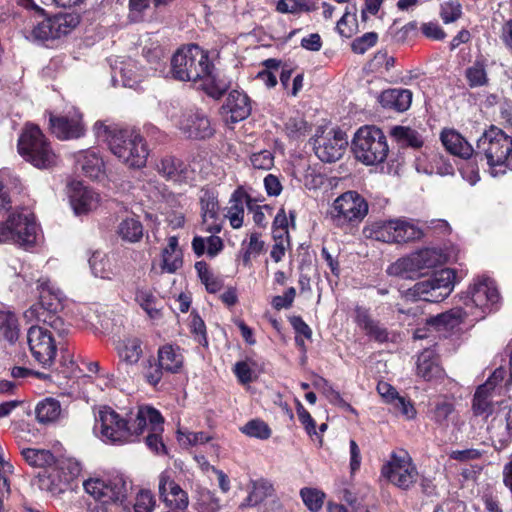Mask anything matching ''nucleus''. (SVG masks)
Here are the masks:
<instances>
[{
    "label": "nucleus",
    "mask_w": 512,
    "mask_h": 512,
    "mask_svg": "<svg viewBox=\"0 0 512 512\" xmlns=\"http://www.w3.org/2000/svg\"><path fill=\"white\" fill-rule=\"evenodd\" d=\"M396 243H406L420 239L424 231L420 226H395Z\"/></svg>",
    "instance_id": "0e129e2a"
},
{
    "label": "nucleus",
    "mask_w": 512,
    "mask_h": 512,
    "mask_svg": "<svg viewBox=\"0 0 512 512\" xmlns=\"http://www.w3.org/2000/svg\"><path fill=\"white\" fill-rule=\"evenodd\" d=\"M288 226H273L272 235L274 245L271 250V258L275 262H279L285 255L287 248L290 246Z\"/></svg>",
    "instance_id": "49530a36"
},
{
    "label": "nucleus",
    "mask_w": 512,
    "mask_h": 512,
    "mask_svg": "<svg viewBox=\"0 0 512 512\" xmlns=\"http://www.w3.org/2000/svg\"><path fill=\"white\" fill-rule=\"evenodd\" d=\"M300 496L304 505L312 512H318L322 508L326 498L323 491L312 487L302 488L300 490Z\"/></svg>",
    "instance_id": "864d4df0"
},
{
    "label": "nucleus",
    "mask_w": 512,
    "mask_h": 512,
    "mask_svg": "<svg viewBox=\"0 0 512 512\" xmlns=\"http://www.w3.org/2000/svg\"><path fill=\"white\" fill-rule=\"evenodd\" d=\"M379 103L383 108L404 112L411 106L412 93L408 89H388L380 94Z\"/></svg>",
    "instance_id": "2f4dec72"
},
{
    "label": "nucleus",
    "mask_w": 512,
    "mask_h": 512,
    "mask_svg": "<svg viewBox=\"0 0 512 512\" xmlns=\"http://www.w3.org/2000/svg\"><path fill=\"white\" fill-rule=\"evenodd\" d=\"M53 39L67 35L78 24V18L72 14H61L50 18Z\"/></svg>",
    "instance_id": "8fccbe9b"
},
{
    "label": "nucleus",
    "mask_w": 512,
    "mask_h": 512,
    "mask_svg": "<svg viewBox=\"0 0 512 512\" xmlns=\"http://www.w3.org/2000/svg\"><path fill=\"white\" fill-rule=\"evenodd\" d=\"M19 154L33 166L47 169L57 165L59 157L40 128L26 124L18 140Z\"/></svg>",
    "instance_id": "39448f33"
},
{
    "label": "nucleus",
    "mask_w": 512,
    "mask_h": 512,
    "mask_svg": "<svg viewBox=\"0 0 512 512\" xmlns=\"http://www.w3.org/2000/svg\"><path fill=\"white\" fill-rule=\"evenodd\" d=\"M505 374L506 371L502 367L497 368L488 380L477 388L472 405L476 415L488 416L496 411V405L500 402L493 401V393L496 385L503 381Z\"/></svg>",
    "instance_id": "dca6fc26"
},
{
    "label": "nucleus",
    "mask_w": 512,
    "mask_h": 512,
    "mask_svg": "<svg viewBox=\"0 0 512 512\" xmlns=\"http://www.w3.org/2000/svg\"><path fill=\"white\" fill-rule=\"evenodd\" d=\"M332 214L339 221L361 222L368 214V203L358 192L347 191L334 200Z\"/></svg>",
    "instance_id": "ddd939ff"
},
{
    "label": "nucleus",
    "mask_w": 512,
    "mask_h": 512,
    "mask_svg": "<svg viewBox=\"0 0 512 512\" xmlns=\"http://www.w3.org/2000/svg\"><path fill=\"white\" fill-rule=\"evenodd\" d=\"M418 172L425 174H438L441 176L452 175L453 166L438 152L431 151L425 159L418 158L416 163Z\"/></svg>",
    "instance_id": "c85d7f7f"
},
{
    "label": "nucleus",
    "mask_w": 512,
    "mask_h": 512,
    "mask_svg": "<svg viewBox=\"0 0 512 512\" xmlns=\"http://www.w3.org/2000/svg\"><path fill=\"white\" fill-rule=\"evenodd\" d=\"M82 488L94 500L87 512H115L118 508L130 511V486L121 474H93L83 480Z\"/></svg>",
    "instance_id": "7ed1b4c3"
},
{
    "label": "nucleus",
    "mask_w": 512,
    "mask_h": 512,
    "mask_svg": "<svg viewBox=\"0 0 512 512\" xmlns=\"http://www.w3.org/2000/svg\"><path fill=\"white\" fill-rule=\"evenodd\" d=\"M171 73L179 81L199 83L214 98L220 97L228 88L216 73L208 53L196 44L181 47L175 52L171 59Z\"/></svg>",
    "instance_id": "f257e3e1"
},
{
    "label": "nucleus",
    "mask_w": 512,
    "mask_h": 512,
    "mask_svg": "<svg viewBox=\"0 0 512 512\" xmlns=\"http://www.w3.org/2000/svg\"><path fill=\"white\" fill-rule=\"evenodd\" d=\"M179 129L190 138H207L213 131L209 119L198 110L184 112L179 121Z\"/></svg>",
    "instance_id": "aec40b11"
},
{
    "label": "nucleus",
    "mask_w": 512,
    "mask_h": 512,
    "mask_svg": "<svg viewBox=\"0 0 512 512\" xmlns=\"http://www.w3.org/2000/svg\"><path fill=\"white\" fill-rule=\"evenodd\" d=\"M210 440L204 432L178 431V441L183 446H196L207 443Z\"/></svg>",
    "instance_id": "774afa93"
},
{
    "label": "nucleus",
    "mask_w": 512,
    "mask_h": 512,
    "mask_svg": "<svg viewBox=\"0 0 512 512\" xmlns=\"http://www.w3.org/2000/svg\"><path fill=\"white\" fill-rule=\"evenodd\" d=\"M251 106L248 96L240 91L233 90L229 93L225 104L222 106V114L227 122L236 123L249 116Z\"/></svg>",
    "instance_id": "412c9836"
},
{
    "label": "nucleus",
    "mask_w": 512,
    "mask_h": 512,
    "mask_svg": "<svg viewBox=\"0 0 512 512\" xmlns=\"http://www.w3.org/2000/svg\"><path fill=\"white\" fill-rule=\"evenodd\" d=\"M36 16L30 17L25 21L23 34L26 39L31 41H45L53 39L50 18H45L43 9L34 5Z\"/></svg>",
    "instance_id": "5701e85b"
},
{
    "label": "nucleus",
    "mask_w": 512,
    "mask_h": 512,
    "mask_svg": "<svg viewBox=\"0 0 512 512\" xmlns=\"http://www.w3.org/2000/svg\"><path fill=\"white\" fill-rule=\"evenodd\" d=\"M145 77L146 73L141 70L138 63L129 59L121 62L119 67L114 68L112 80L114 85L121 82L124 87L136 88Z\"/></svg>",
    "instance_id": "b1692460"
},
{
    "label": "nucleus",
    "mask_w": 512,
    "mask_h": 512,
    "mask_svg": "<svg viewBox=\"0 0 512 512\" xmlns=\"http://www.w3.org/2000/svg\"><path fill=\"white\" fill-rule=\"evenodd\" d=\"M63 476V483H71L81 472L79 462L74 459H63L54 467Z\"/></svg>",
    "instance_id": "13d9d810"
},
{
    "label": "nucleus",
    "mask_w": 512,
    "mask_h": 512,
    "mask_svg": "<svg viewBox=\"0 0 512 512\" xmlns=\"http://www.w3.org/2000/svg\"><path fill=\"white\" fill-rule=\"evenodd\" d=\"M362 233L369 239L384 243H396L395 226H364Z\"/></svg>",
    "instance_id": "603ef678"
},
{
    "label": "nucleus",
    "mask_w": 512,
    "mask_h": 512,
    "mask_svg": "<svg viewBox=\"0 0 512 512\" xmlns=\"http://www.w3.org/2000/svg\"><path fill=\"white\" fill-rule=\"evenodd\" d=\"M470 313L466 308L455 307L430 319L429 324L437 330H452L459 326Z\"/></svg>",
    "instance_id": "4c0bfd02"
},
{
    "label": "nucleus",
    "mask_w": 512,
    "mask_h": 512,
    "mask_svg": "<svg viewBox=\"0 0 512 512\" xmlns=\"http://www.w3.org/2000/svg\"><path fill=\"white\" fill-rule=\"evenodd\" d=\"M355 158L365 165H376L385 161L389 147L383 131L376 126L360 127L352 139Z\"/></svg>",
    "instance_id": "0eeeda50"
},
{
    "label": "nucleus",
    "mask_w": 512,
    "mask_h": 512,
    "mask_svg": "<svg viewBox=\"0 0 512 512\" xmlns=\"http://www.w3.org/2000/svg\"><path fill=\"white\" fill-rule=\"evenodd\" d=\"M74 157L76 164L85 176L91 179H99L105 174L104 161L95 150L79 151Z\"/></svg>",
    "instance_id": "bb28decb"
},
{
    "label": "nucleus",
    "mask_w": 512,
    "mask_h": 512,
    "mask_svg": "<svg viewBox=\"0 0 512 512\" xmlns=\"http://www.w3.org/2000/svg\"><path fill=\"white\" fill-rule=\"evenodd\" d=\"M135 301L152 319L160 317V309L157 308V298L151 289L139 287L135 292Z\"/></svg>",
    "instance_id": "a18cd8bd"
},
{
    "label": "nucleus",
    "mask_w": 512,
    "mask_h": 512,
    "mask_svg": "<svg viewBox=\"0 0 512 512\" xmlns=\"http://www.w3.org/2000/svg\"><path fill=\"white\" fill-rule=\"evenodd\" d=\"M200 207L203 222L216 221L219 212L217 194L211 190H202Z\"/></svg>",
    "instance_id": "de8ad7c7"
},
{
    "label": "nucleus",
    "mask_w": 512,
    "mask_h": 512,
    "mask_svg": "<svg viewBox=\"0 0 512 512\" xmlns=\"http://www.w3.org/2000/svg\"><path fill=\"white\" fill-rule=\"evenodd\" d=\"M250 197L242 189L237 188L231 195L228 206L225 208L224 218L230 224H242L244 222L245 206L248 207Z\"/></svg>",
    "instance_id": "72a5a7b5"
},
{
    "label": "nucleus",
    "mask_w": 512,
    "mask_h": 512,
    "mask_svg": "<svg viewBox=\"0 0 512 512\" xmlns=\"http://www.w3.org/2000/svg\"><path fill=\"white\" fill-rule=\"evenodd\" d=\"M20 336V327L16 315L11 311H0V337L15 343Z\"/></svg>",
    "instance_id": "37998d69"
},
{
    "label": "nucleus",
    "mask_w": 512,
    "mask_h": 512,
    "mask_svg": "<svg viewBox=\"0 0 512 512\" xmlns=\"http://www.w3.org/2000/svg\"><path fill=\"white\" fill-rule=\"evenodd\" d=\"M136 429L131 427L130 413L122 416L111 407L103 406L95 417L93 432L105 443L125 444L136 441Z\"/></svg>",
    "instance_id": "423d86ee"
},
{
    "label": "nucleus",
    "mask_w": 512,
    "mask_h": 512,
    "mask_svg": "<svg viewBox=\"0 0 512 512\" xmlns=\"http://www.w3.org/2000/svg\"><path fill=\"white\" fill-rule=\"evenodd\" d=\"M160 500L171 510L184 511L189 506V496L174 479L171 470H164L158 476Z\"/></svg>",
    "instance_id": "4468645a"
},
{
    "label": "nucleus",
    "mask_w": 512,
    "mask_h": 512,
    "mask_svg": "<svg viewBox=\"0 0 512 512\" xmlns=\"http://www.w3.org/2000/svg\"><path fill=\"white\" fill-rule=\"evenodd\" d=\"M446 260L447 257L441 249L425 248L398 259L386 271L390 276L412 279L443 265Z\"/></svg>",
    "instance_id": "6e6552de"
},
{
    "label": "nucleus",
    "mask_w": 512,
    "mask_h": 512,
    "mask_svg": "<svg viewBox=\"0 0 512 512\" xmlns=\"http://www.w3.org/2000/svg\"><path fill=\"white\" fill-rule=\"evenodd\" d=\"M119 362L126 366H134L143 356L142 341L137 337H126L118 341L115 347Z\"/></svg>",
    "instance_id": "c756f323"
},
{
    "label": "nucleus",
    "mask_w": 512,
    "mask_h": 512,
    "mask_svg": "<svg viewBox=\"0 0 512 512\" xmlns=\"http://www.w3.org/2000/svg\"><path fill=\"white\" fill-rule=\"evenodd\" d=\"M477 154L483 155L492 176L512 171V137L491 126L477 141Z\"/></svg>",
    "instance_id": "20e7f679"
},
{
    "label": "nucleus",
    "mask_w": 512,
    "mask_h": 512,
    "mask_svg": "<svg viewBox=\"0 0 512 512\" xmlns=\"http://www.w3.org/2000/svg\"><path fill=\"white\" fill-rule=\"evenodd\" d=\"M412 296L416 297L419 300H424L428 302H440V299H434V295H437V289L434 286V282L432 277L420 282H417L413 288L410 290Z\"/></svg>",
    "instance_id": "6e6d98bb"
},
{
    "label": "nucleus",
    "mask_w": 512,
    "mask_h": 512,
    "mask_svg": "<svg viewBox=\"0 0 512 512\" xmlns=\"http://www.w3.org/2000/svg\"><path fill=\"white\" fill-rule=\"evenodd\" d=\"M158 170L163 176L175 182L192 180L195 172L190 165L174 157L162 159Z\"/></svg>",
    "instance_id": "a878e982"
},
{
    "label": "nucleus",
    "mask_w": 512,
    "mask_h": 512,
    "mask_svg": "<svg viewBox=\"0 0 512 512\" xmlns=\"http://www.w3.org/2000/svg\"><path fill=\"white\" fill-rule=\"evenodd\" d=\"M42 238L40 226H0V243L12 242L30 248Z\"/></svg>",
    "instance_id": "6ab92c4d"
},
{
    "label": "nucleus",
    "mask_w": 512,
    "mask_h": 512,
    "mask_svg": "<svg viewBox=\"0 0 512 512\" xmlns=\"http://www.w3.org/2000/svg\"><path fill=\"white\" fill-rule=\"evenodd\" d=\"M388 405L391 406L392 410L406 419L410 420L416 416V409L410 399L401 396L400 394L394 398V401Z\"/></svg>",
    "instance_id": "680f3d73"
},
{
    "label": "nucleus",
    "mask_w": 512,
    "mask_h": 512,
    "mask_svg": "<svg viewBox=\"0 0 512 512\" xmlns=\"http://www.w3.org/2000/svg\"><path fill=\"white\" fill-rule=\"evenodd\" d=\"M42 483L54 495L64 492L69 486V483H63V476L54 467L49 471L47 479L43 480Z\"/></svg>",
    "instance_id": "e2e57ef3"
},
{
    "label": "nucleus",
    "mask_w": 512,
    "mask_h": 512,
    "mask_svg": "<svg viewBox=\"0 0 512 512\" xmlns=\"http://www.w3.org/2000/svg\"><path fill=\"white\" fill-rule=\"evenodd\" d=\"M156 505L154 495L149 490H141L133 505L134 512H153Z\"/></svg>",
    "instance_id": "69168bd1"
},
{
    "label": "nucleus",
    "mask_w": 512,
    "mask_h": 512,
    "mask_svg": "<svg viewBox=\"0 0 512 512\" xmlns=\"http://www.w3.org/2000/svg\"><path fill=\"white\" fill-rule=\"evenodd\" d=\"M443 370L433 350H424L417 360V375L426 381L441 377Z\"/></svg>",
    "instance_id": "c9c22d12"
},
{
    "label": "nucleus",
    "mask_w": 512,
    "mask_h": 512,
    "mask_svg": "<svg viewBox=\"0 0 512 512\" xmlns=\"http://www.w3.org/2000/svg\"><path fill=\"white\" fill-rule=\"evenodd\" d=\"M317 9L315 3L307 0H279L277 3V11L280 13H299L301 11H314Z\"/></svg>",
    "instance_id": "4d7b16f0"
},
{
    "label": "nucleus",
    "mask_w": 512,
    "mask_h": 512,
    "mask_svg": "<svg viewBox=\"0 0 512 512\" xmlns=\"http://www.w3.org/2000/svg\"><path fill=\"white\" fill-rule=\"evenodd\" d=\"M313 141L316 156L327 163L341 159L348 147L346 133L333 127L318 128Z\"/></svg>",
    "instance_id": "9b49d317"
},
{
    "label": "nucleus",
    "mask_w": 512,
    "mask_h": 512,
    "mask_svg": "<svg viewBox=\"0 0 512 512\" xmlns=\"http://www.w3.org/2000/svg\"><path fill=\"white\" fill-rule=\"evenodd\" d=\"M49 122L51 132L60 140L77 139L85 134L82 114L74 107L64 115H50Z\"/></svg>",
    "instance_id": "2eb2a0df"
},
{
    "label": "nucleus",
    "mask_w": 512,
    "mask_h": 512,
    "mask_svg": "<svg viewBox=\"0 0 512 512\" xmlns=\"http://www.w3.org/2000/svg\"><path fill=\"white\" fill-rule=\"evenodd\" d=\"M163 372L165 371L162 369L160 362L153 356H150L141 363V373L146 382L152 386L160 383Z\"/></svg>",
    "instance_id": "3c124183"
},
{
    "label": "nucleus",
    "mask_w": 512,
    "mask_h": 512,
    "mask_svg": "<svg viewBox=\"0 0 512 512\" xmlns=\"http://www.w3.org/2000/svg\"><path fill=\"white\" fill-rule=\"evenodd\" d=\"M487 61L483 57L477 58L465 70V78L471 88L486 86L489 83L487 74Z\"/></svg>",
    "instance_id": "a19ab883"
},
{
    "label": "nucleus",
    "mask_w": 512,
    "mask_h": 512,
    "mask_svg": "<svg viewBox=\"0 0 512 512\" xmlns=\"http://www.w3.org/2000/svg\"><path fill=\"white\" fill-rule=\"evenodd\" d=\"M71 207L76 215H85L96 210L101 203V196L80 181H73L68 186Z\"/></svg>",
    "instance_id": "f3484780"
},
{
    "label": "nucleus",
    "mask_w": 512,
    "mask_h": 512,
    "mask_svg": "<svg viewBox=\"0 0 512 512\" xmlns=\"http://www.w3.org/2000/svg\"><path fill=\"white\" fill-rule=\"evenodd\" d=\"M462 15V7L456 1H447L441 4L440 16L444 23H452Z\"/></svg>",
    "instance_id": "338daca9"
},
{
    "label": "nucleus",
    "mask_w": 512,
    "mask_h": 512,
    "mask_svg": "<svg viewBox=\"0 0 512 512\" xmlns=\"http://www.w3.org/2000/svg\"><path fill=\"white\" fill-rule=\"evenodd\" d=\"M184 264L183 251L179 246L178 238L170 236L167 244L161 249L158 263H153L151 271L156 274H175Z\"/></svg>",
    "instance_id": "a211bd4d"
},
{
    "label": "nucleus",
    "mask_w": 512,
    "mask_h": 512,
    "mask_svg": "<svg viewBox=\"0 0 512 512\" xmlns=\"http://www.w3.org/2000/svg\"><path fill=\"white\" fill-rule=\"evenodd\" d=\"M91 271L95 277L112 280L117 274L116 264L113 258L106 254L95 252L89 259Z\"/></svg>",
    "instance_id": "e433bc0d"
},
{
    "label": "nucleus",
    "mask_w": 512,
    "mask_h": 512,
    "mask_svg": "<svg viewBox=\"0 0 512 512\" xmlns=\"http://www.w3.org/2000/svg\"><path fill=\"white\" fill-rule=\"evenodd\" d=\"M157 359L162 369L168 373H179L184 365L182 349L177 345L165 344L157 351Z\"/></svg>",
    "instance_id": "cd10ccee"
},
{
    "label": "nucleus",
    "mask_w": 512,
    "mask_h": 512,
    "mask_svg": "<svg viewBox=\"0 0 512 512\" xmlns=\"http://www.w3.org/2000/svg\"><path fill=\"white\" fill-rule=\"evenodd\" d=\"M381 475L402 490L414 486L419 476L412 458L405 451L393 452L389 461L382 466Z\"/></svg>",
    "instance_id": "9d476101"
},
{
    "label": "nucleus",
    "mask_w": 512,
    "mask_h": 512,
    "mask_svg": "<svg viewBox=\"0 0 512 512\" xmlns=\"http://www.w3.org/2000/svg\"><path fill=\"white\" fill-rule=\"evenodd\" d=\"M241 431L249 437L259 439H268L271 435V430L268 425L261 420H251L241 428Z\"/></svg>",
    "instance_id": "052dcab7"
},
{
    "label": "nucleus",
    "mask_w": 512,
    "mask_h": 512,
    "mask_svg": "<svg viewBox=\"0 0 512 512\" xmlns=\"http://www.w3.org/2000/svg\"><path fill=\"white\" fill-rule=\"evenodd\" d=\"M432 280L437 289V295H434V299H440L442 301L447 298L453 290L455 272L449 268L441 269L433 274Z\"/></svg>",
    "instance_id": "79ce46f5"
},
{
    "label": "nucleus",
    "mask_w": 512,
    "mask_h": 512,
    "mask_svg": "<svg viewBox=\"0 0 512 512\" xmlns=\"http://www.w3.org/2000/svg\"><path fill=\"white\" fill-rule=\"evenodd\" d=\"M499 293L494 281L489 277H478L461 296L465 308L474 320L483 319L499 301Z\"/></svg>",
    "instance_id": "1a4fd4ad"
},
{
    "label": "nucleus",
    "mask_w": 512,
    "mask_h": 512,
    "mask_svg": "<svg viewBox=\"0 0 512 512\" xmlns=\"http://www.w3.org/2000/svg\"><path fill=\"white\" fill-rule=\"evenodd\" d=\"M95 136L107 143L110 151L130 168H142L149 155L143 136L134 128L121 127L97 121L93 126Z\"/></svg>",
    "instance_id": "f03ea898"
},
{
    "label": "nucleus",
    "mask_w": 512,
    "mask_h": 512,
    "mask_svg": "<svg viewBox=\"0 0 512 512\" xmlns=\"http://www.w3.org/2000/svg\"><path fill=\"white\" fill-rule=\"evenodd\" d=\"M27 342L36 362L45 368L54 363L57 347L52 331L42 326H31L27 332Z\"/></svg>",
    "instance_id": "f8f14e48"
},
{
    "label": "nucleus",
    "mask_w": 512,
    "mask_h": 512,
    "mask_svg": "<svg viewBox=\"0 0 512 512\" xmlns=\"http://www.w3.org/2000/svg\"><path fill=\"white\" fill-rule=\"evenodd\" d=\"M309 130L310 126L299 114L290 117L285 123L286 135L292 140H298L305 137Z\"/></svg>",
    "instance_id": "5fc2aeb1"
},
{
    "label": "nucleus",
    "mask_w": 512,
    "mask_h": 512,
    "mask_svg": "<svg viewBox=\"0 0 512 512\" xmlns=\"http://www.w3.org/2000/svg\"><path fill=\"white\" fill-rule=\"evenodd\" d=\"M248 489V496L239 505L240 509L255 507L274 493L273 485L264 479L251 481Z\"/></svg>",
    "instance_id": "f704fd0d"
},
{
    "label": "nucleus",
    "mask_w": 512,
    "mask_h": 512,
    "mask_svg": "<svg viewBox=\"0 0 512 512\" xmlns=\"http://www.w3.org/2000/svg\"><path fill=\"white\" fill-rule=\"evenodd\" d=\"M355 321L357 325L365 330L366 334L373 340L379 343H384L391 339L389 331L378 321L373 320L369 316L367 310L358 307L356 309Z\"/></svg>",
    "instance_id": "7c9ffc66"
},
{
    "label": "nucleus",
    "mask_w": 512,
    "mask_h": 512,
    "mask_svg": "<svg viewBox=\"0 0 512 512\" xmlns=\"http://www.w3.org/2000/svg\"><path fill=\"white\" fill-rule=\"evenodd\" d=\"M62 412L60 402L51 397L40 401L35 408L36 419L42 424L55 423L62 416Z\"/></svg>",
    "instance_id": "58836bf2"
},
{
    "label": "nucleus",
    "mask_w": 512,
    "mask_h": 512,
    "mask_svg": "<svg viewBox=\"0 0 512 512\" xmlns=\"http://www.w3.org/2000/svg\"><path fill=\"white\" fill-rule=\"evenodd\" d=\"M140 423L144 424L145 420H150L152 431L146 436V445L150 450L159 454L165 453V445L162 441V433L164 431V418L160 412H154L150 409H144L139 414Z\"/></svg>",
    "instance_id": "4be33fe9"
},
{
    "label": "nucleus",
    "mask_w": 512,
    "mask_h": 512,
    "mask_svg": "<svg viewBox=\"0 0 512 512\" xmlns=\"http://www.w3.org/2000/svg\"><path fill=\"white\" fill-rule=\"evenodd\" d=\"M21 455L25 462L34 468H46L56 463L55 456L50 450L37 448H22Z\"/></svg>",
    "instance_id": "ea45409f"
},
{
    "label": "nucleus",
    "mask_w": 512,
    "mask_h": 512,
    "mask_svg": "<svg viewBox=\"0 0 512 512\" xmlns=\"http://www.w3.org/2000/svg\"><path fill=\"white\" fill-rule=\"evenodd\" d=\"M440 139L445 149L454 156L468 159L473 155L472 145L454 129H444Z\"/></svg>",
    "instance_id": "393cba45"
},
{
    "label": "nucleus",
    "mask_w": 512,
    "mask_h": 512,
    "mask_svg": "<svg viewBox=\"0 0 512 512\" xmlns=\"http://www.w3.org/2000/svg\"><path fill=\"white\" fill-rule=\"evenodd\" d=\"M390 134L402 146L419 148L423 144L419 133L410 127L394 126L391 128Z\"/></svg>",
    "instance_id": "09e8293b"
},
{
    "label": "nucleus",
    "mask_w": 512,
    "mask_h": 512,
    "mask_svg": "<svg viewBox=\"0 0 512 512\" xmlns=\"http://www.w3.org/2000/svg\"><path fill=\"white\" fill-rule=\"evenodd\" d=\"M195 269L201 283L205 286L207 292L216 293L222 289L224 285L223 278L210 271L208 265L204 261L196 262Z\"/></svg>",
    "instance_id": "c03bdc74"
},
{
    "label": "nucleus",
    "mask_w": 512,
    "mask_h": 512,
    "mask_svg": "<svg viewBox=\"0 0 512 512\" xmlns=\"http://www.w3.org/2000/svg\"><path fill=\"white\" fill-rule=\"evenodd\" d=\"M337 32L344 38L352 37L357 31V20L355 13H351L348 9L340 18L336 25Z\"/></svg>",
    "instance_id": "bf43d9fd"
},
{
    "label": "nucleus",
    "mask_w": 512,
    "mask_h": 512,
    "mask_svg": "<svg viewBox=\"0 0 512 512\" xmlns=\"http://www.w3.org/2000/svg\"><path fill=\"white\" fill-rule=\"evenodd\" d=\"M37 289L40 293L39 302L47 308L50 313H57L62 307L63 293L55 287L49 279L41 278L37 281Z\"/></svg>",
    "instance_id": "473e14b6"
}]
</instances>
